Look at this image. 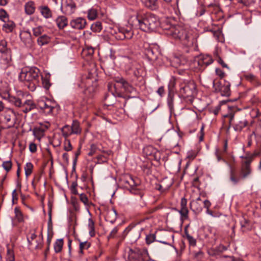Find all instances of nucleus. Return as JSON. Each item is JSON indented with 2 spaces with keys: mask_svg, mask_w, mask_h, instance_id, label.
Returning <instances> with one entry per match:
<instances>
[{
  "mask_svg": "<svg viewBox=\"0 0 261 261\" xmlns=\"http://www.w3.org/2000/svg\"><path fill=\"white\" fill-rule=\"evenodd\" d=\"M40 71L36 67L22 69L19 75V80L23 82L31 91H34L39 84Z\"/></svg>",
  "mask_w": 261,
  "mask_h": 261,
  "instance_id": "f257e3e1",
  "label": "nucleus"
},
{
  "mask_svg": "<svg viewBox=\"0 0 261 261\" xmlns=\"http://www.w3.org/2000/svg\"><path fill=\"white\" fill-rule=\"evenodd\" d=\"M258 154L257 152L251 153L246 152L245 155L241 156V158L243 159L241 163V175L242 179L246 178L251 173L250 164L254 158Z\"/></svg>",
  "mask_w": 261,
  "mask_h": 261,
  "instance_id": "f03ea898",
  "label": "nucleus"
},
{
  "mask_svg": "<svg viewBox=\"0 0 261 261\" xmlns=\"http://www.w3.org/2000/svg\"><path fill=\"white\" fill-rule=\"evenodd\" d=\"M142 47L144 55L149 61L154 62L156 60L160 53L158 44L145 42Z\"/></svg>",
  "mask_w": 261,
  "mask_h": 261,
  "instance_id": "7ed1b4c3",
  "label": "nucleus"
},
{
  "mask_svg": "<svg viewBox=\"0 0 261 261\" xmlns=\"http://www.w3.org/2000/svg\"><path fill=\"white\" fill-rule=\"evenodd\" d=\"M170 28L171 30L168 33V35L180 40L184 44H187L188 43L189 36L186 30L180 26H176V27Z\"/></svg>",
  "mask_w": 261,
  "mask_h": 261,
  "instance_id": "20e7f679",
  "label": "nucleus"
},
{
  "mask_svg": "<svg viewBox=\"0 0 261 261\" xmlns=\"http://www.w3.org/2000/svg\"><path fill=\"white\" fill-rule=\"evenodd\" d=\"M215 92L220 93L222 96H228L230 94V84L224 81L222 82L218 79L212 80Z\"/></svg>",
  "mask_w": 261,
  "mask_h": 261,
  "instance_id": "39448f33",
  "label": "nucleus"
},
{
  "mask_svg": "<svg viewBox=\"0 0 261 261\" xmlns=\"http://www.w3.org/2000/svg\"><path fill=\"white\" fill-rule=\"evenodd\" d=\"M180 93L184 97H194L197 94L196 87L193 81H189L181 85Z\"/></svg>",
  "mask_w": 261,
  "mask_h": 261,
  "instance_id": "423d86ee",
  "label": "nucleus"
},
{
  "mask_svg": "<svg viewBox=\"0 0 261 261\" xmlns=\"http://www.w3.org/2000/svg\"><path fill=\"white\" fill-rule=\"evenodd\" d=\"M37 106L47 115L52 114L55 110H58L59 108L55 101L47 98L39 100Z\"/></svg>",
  "mask_w": 261,
  "mask_h": 261,
  "instance_id": "0eeeda50",
  "label": "nucleus"
},
{
  "mask_svg": "<svg viewBox=\"0 0 261 261\" xmlns=\"http://www.w3.org/2000/svg\"><path fill=\"white\" fill-rule=\"evenodd\" d=\"M125 182L129 186V191L132 193L139 195L140 198H142L143 194L140 190V182L138 178H134L132 176L129 175L126 178Z\"/></svg>",
  "mask_w": 261,
  "mask_h": 261,
  "instance_id": "6e6552de",
  "label": "nucleus"
},
{
  "mask_svg": "<svg viewBox=\"0 0 261 261\" xmlns=\"http://www.w3.org/2000/svg\"><path fill=\"white\" fill-rule=\"evenodd\" d=\"M112 34L114 35L115 38L117 40L130 39L132 38L134 34L133 31L130 28H118L117 31L115 32L114 33L112 32Z\"/></svg>",
  "mask_w": 261,
  "mask_h": 261,
  "instance_id": "1a4fd4ad",
  "label": "nucleus"
},
{
  "mask_svg": "<svg viewBox=\"0 0 261 261\" xmlns=\"http://www.w3.org/2000/svg\"><path fill=\"white\" fill-rule=\"evenodd\" d=\"M3 116L5 118L6 122L9 123L11 126L14 124V120L15 118V113L13 109L10 108H6L3 112Z\"/></svg>",
  "mask_w": 261,
  "mask_h": 261,
  "instance_id": "9d476101",
  "label": "nucleus"
},
{
  "mask_svg": "<svg viewBox=\"0 0 261 261\" xmlns=\"http://www.w3.org/2000/svg\"><path fill=\"white\" fill-rule=\"evenodd\" d=\"M20 38L26 47L31 48L33 46L34 42L30 32L23 31L21 32L20 34Z\"/></svg>",
  "mask_w": 261,
  "mask_h": 261,
  "instance_id": "9b49d317",
  "label": "nucleus"
},
{
  "mask_svg": "<svg viewBox=\"0 0 261 261\" xmlns=\"http://www.w3.org/2000/svg\"><path fill=\"white\" fill-rule=\"evenodd\" d=\"M127 234L135 240H137L140 236L139 230L135 227L131 226H128L123 231L122 238L124 239Z\"/></svg>",
  "mask_w": 261,
  "mask_h": 261,
  "instance_id": "f8f14e48",
  "label": "nucleus"
},
{
  "mask_svg": "<svg viewBox=\"0 0 261 261\" xmlns=\"http://www.w3.org/2000/svg\"><path fill=\"white\" fill-rule=\"evenodd\" d=\"M115 82L121 84L124 91L129 93H133L136 92L135 88L130 85L124 79L117 77L115 79Z\"/></svg>",
  "mask_w": 261,
  "mask_h": 261,
  "instance_id": "ddd939ff",
  "label": "nucleus"
},
{
  "mask_svg": "<svg viewBox=\"0 0 261 261\" xmlns=\"http://www.w3.org/2000/svg\"><path fill=\"white\" fill-rule=\"evenodd\" d=\"M21 105L19 108L20 111L25 114L36 108V104L31 99L25 100L24 101L22 102Z\"/></svg>",
  "mask_w": 261,
  "mask_h": 261,
  "instance_id": "4468645a",
  "label": "nucleus"
},
{
  "mask_svg": "<svg viewBox=\"0 0 261 261\" xmlns=\"http://www.w3.org/2000/svg\"><path fill=\"white\" fill-rule=\"evenodd\" d=\"M145 18L146 20V22H148V26L151 31H154L159 25L158 18L153 14H147L145 16Z\"/></svg>",
  "mask_w": 261,
  "mask_h": 261,
  "instance_id": "2eb2a0df",
  "label": "nucleus"
},
{
  "mask_svg": "<svg viewBox=\"0 0 261 261\" xmlns=\"http://www.w3.org/2000/svg\"><path fill=\"white\" fill-rule=\"evenodd\" d=\"M61 9H65L66 14H71L74 11L75 5L72 0H62Z\"/></svg>",
  "mask_w": 261,
  "mask_h": 261,
  "instance_id": "dca6fc26",
  "label": "nucleus"
},
{
  "mask_svg": "<svg viewBox=\"0 0 261 261\" xmlns=\"http://www.w3.org/2000/svg\"><path fill=\"white\" fill-rule=\"evenodd\" d=\"M213 62V60L211 56L209 55L201 56L197 60L198 65L201 68L205 67L210 65Z\"/></svg>",
  "mask_w": 261,
  "mask_h": 261,
  "instance_id": "f3484780",
  "label": "nucleus"
},
{
  "mask_svg": "<svg viewBox=\"0 0 261 261\" xmlns=\"http://www.w3.org/2000/svg\"><path fill=\"white\" fill-rule=\"evenodd\" d=\"M190 208L195 213H199L202 210V200L200 197L193 200L190 202Z\"/></svg>",
  "mask_w": 261,
  "mask_h": 261,
  "instance_id": "a211bd4d",
  "label": "nucleus"
},
{
  "mask_svg": "<svg viewBox=\"0 0 261 261\" xmlns=\"http://www.w3.org/2000/svg\"><path fill=\"white\" fill-rule=\"evenodd\" d=\"M70 24L73 29L81 30L85 28L86 24V21L84 18H77L75 19L72 20L70 22Z\"/></svg>",
  "mask_w": 261,
  "mask_h": 261,
  "instance_id": "6ab92c4d",
  "label": "nucleus"
},
{
  "mask_svg": "<svg viewBox=\"0 0 261 261\" xmlns=\"http://www.w3.org/2000/svg\"><path fill=\"white\" fill-rule=\"evenodd\" d=\"M136 22L138 23V25L139 28L144 32H150L151 31L149 26H148V22H146V20L145 18V16H137L136 18Z\"/></svg>",
  "mask_w": 261,
  "mask_h": 261,
  "instance_id": "aec40b11",
  "label": "nucleus"
},
{
  "mask_svg": "<svg viewBox=\"0 0 261 261\" xmlns=\"http://www.w3.org/2000/svg\"><path fill=\"white\" fill-rule=\"evenodd\" d=\"M180 205V209L179 211V213L182 217L187 218L188 217L189 213V211L187 206V199L185 197H182L181 199Z\"/></svg>",
  "mask_w": 261,
  "mask_h": 261,
  "instance_id": "412c9836",
  "label": "nucleus"
},
{
  "mask_svg": "<svg viewBox=\"0 0 261 261\" xmlns=\"http://www.w3.org/2000/svg\"><path fill=\"white\" fill-rule=\"evenodd\" d=\"M228 112L223 114V117L229 119V124L230 125L234 118V113L236 112V108L234 107L227 106Z\"/></svg>",
  "mask_w": 261,
  "mask_h": 261,
  "instance_id": "4be33fe9",
  "label": "nucleus"
},
{
  "mask_svg": "<svg viewBox=\"0 0 261 261\" xmlns=\"http://www.w3.org/2000/svg\"><path fill=\"white\" fill-rule=\"evenodd\" d=\"M117 217V212L115 209L113 208L107 212L105 217V219L107 221L113 224L115 222Z\"/></svg>",
  "mask_w": 261,
  "mask_h": 261,
  "instance_id": "5701e85b",
  "label": "nucleus"
},
{
  "mask_svg": "<svg viewBox=\"0 0 261 261\" xmlns=\"http://www.w3.org/2000/svg\"><path fill=\"white\" fill-rule=\"evenodd\" d=\"M227 153L226 152H223V150L221 149L216 148L215 150V154L217 158V160L218 162H223L226 163L227 165L230 166L228 163L226 161L224 158V156L226 155Z\"/></svg>",
  "mask_w": 261,
  "mask_h": 261,
  "instance_id": "b1692460",
  "label": "nucleus"
},
{
  "mask_svg": "<svg viewBox=\"0 0 261 261\" xmlns=\"http://www.w3.org/2000/svg\"><path fill=\"white\" fill-rule=\"evenodd\" d=\"M40 13L45 19H49L52 17V12L47 6H41L38 8Z\"/></svg>",
  "mask_w": 261,
  "mask_h": 261,
  "instance_id": "393cba45",
  "label": "nucleus"
},
{
  "mask_svg": "<svg viewBox=\"0 0 261 261\" xmlns=\"http://www.w3.org/2000/svg\"><path fill=\"white\" fill-rule=\"evenodd\" d=\"M144 6L151 10H155L158 8V0H142Z\"/></svg>",
  "mask_w": 261,
  "mask_h": 261,
  "instance_id": "a878e982",
  "label": "nucleus"
},
{
  "mask_svg": "<svg viewBox=\"0 0 261 261\" xmlns=\"http://www.w3.org/2000/svg\"><path fill=\"white\" fill-rule=\"evenodd\" d=\"M4 23L2 27L3 30L6 33L12 32L15 27L14 22L9 19L4 21Z\"/></svg>",
  "mask_w": 261,
  "mask_h": 261,
  "instance_id": "bb28decb",
  "label": "nucleus"
},
{
  "mask_svg": "<svg viewBox=\"0 0 261 261\" xmlns=\"http://www.w3.org/2000/svg\"><path fill=\"white\" fill-rule=\"evenodd\" d=\"M56 24L59 29H63L68 24L67 18L64 16H60L56 19Z\"/></svg>",
  "mask_w": 261,
  "mask_h": 261,
  "instance_id": "cd10ccee",
  "label": "nucleus"
},
{
  "mask_svg": "<svg viewBox=\"0 0 261 261\" xmlns=\"http://www.w3.org/2000/svg\"><path fill=\"white\" fill-rule=\"evenodd\" d=\"M93 80L91 79L90 76L89 75L87 77L83 78L81 83L79 84V86L81 88L87 89L89 88Z\"/></svg>",
  "mask_w": 261,
  "mask_h": 261,
  "instance_id": "c85d7f7f",
  "label": "nucleus"
},
{
  "mask_svg": "<svg viewBox=\"0 0 261 261\" xmlns=\"http://www.w3.org/2000/svg\"><path fill=\"white\" fill-rule=\"evenodd\" d=\"M25 12L28 15L33 14L35 10V4L32 1L27 3L24 6Z\"/></svg>",
  "mask_w": 261,
  "mask_h": 261,
  "instance_id": "c756f323",
  "label": "nucleus"
},
{
  "mask_svg": "<svg viewBox=\"0 0 261 261\" xmlns=\"http://www.w3.org/2000/svg\"><path fill=\"white\" fill-rule=\"evenodd\" d=\"M8 101L11 105L18 109L20 108V106H21V103L22 102L21 99L19 97L12 95H11Z\"/></svg>",
  "mask_w": 261,
  "mask_h": 261,
  "instance_id": "7c9ffc66",
  "label": "nucleus"
},
{
  "mask_svg": "<svg viewBox=\"0 0 261 261\" xmlns=\"http://www.w3.org/2000/svg\"><path fill=\"white\" fill-rule=\"evenodd\" d=\"M50 38L48 36L43 35L38 38L37 42L39 45L42 46L48 44L50 42Z\"/></svg>",
  "mask_w": 261,
  "mask_h": 261,
  "instance_id": "2f4dec72",
  "label": "nucleus"
},
{
  "mask_svg": "<svg viewBox=\"0 0 261 261\" xmlns=\"http://www.w3.org/2000/svg\"><path fill=\"white\" fill-rule=\"evenodd\" d=\"M42 86L46 90H48L51 86L50 82V75L46 74L44 76L41 77Z\"/></svg>",
  "mask_w": 261,
  "mask_h": 261,
  "instance_id": "473e14b6",
  "label": "nucleus"
},
{
  "mask_svg": "<svg viewBox=\"0 0 261 261\" xmlns=\"http://www.w3.org/2000/svg\"><path fill=\"white\" fill-rule=\"evenodd\" d=\"M63 244V239H59L56 240L54 246V250L56 253H59L62 251Z\"/></svg>",
  "mask_w": 261,
  "mask_h": 261,
  "instance_id": "72a5a7b5",
  "label": "nucleus"
},
{
  "mask_svg": "<svg viewBox=\"0 0 261 261\" xmlns=\"http://www.w3.org/2000/svg\"><path fill=\"white\" fill-rule=\"evenodd\" d=\"M244 78L245 79V80H246L247 81L250 82L252 84H253L254 85H258V82L257 79L253 74L249 73H246V74H244Z\"/></svg>",
  "mask_w": 261,
  "mask_h": 261,
  "instance_id": "f704fd0d",
  "label": "nucleus"
},
{
  "mask_svg": "<svg viewBox=\"0 0 261 261\" xmlns=\"http://www.w3.org/2000/svg\"><path fill=\"white\" fill-rule=\"evenodd\" d=\"M62 135L65 138H67L72 134H73L72 132V128L68 125H66L63 126L62 128Z\"/></svg>",
  "mask_w": 261,
  "mask_h": 261,
  "instance_id": "c9c22d12",
  "label": "nucleus"
},
{
  "mask_svg": "<svg viewBox=\"0 0 261 261\" xmlns=\"http://www.w3.org/2000/svg\"><path fill=\"white\" fill-rule=\"evenodd\" d=\"M72 132L73 134H80L81 133V128L80 123L77 120H73L71 126Z\"/></svg>",
  "mask_w": 261,
  "mask_h": 261,
  "instance_id": "e433bc0d",
  "label": "nucleus"
},
{
  "mask_svg": "<svg viewBox=\"0 0 261 261\" xmlns=\"http://www.w3.org/2000/svg\"><path fill=\"white\" fill-rule=\"evenodd\" d=\"M247 124L248 122L246 119H242L235 124L234 129L236 131H241L243 128L247 126Z\"/></svg>",
  "mask_w": 261,
  "mask_h": 261,
  "instance_id": "4c0bfd02",
  "label": "nucleus"
},
{
  "mask_svg": "<svg viewBox=\"0 0 261 261\" xmlns=\"http://www.w3.org/2000/svg\"><path fill=\"white\" fill-rule=\"evenodd\" d=\"M94 52V48L92 47H87L83 49L82 51V56L83 57H87L88 58H91L93 55Z\"/></svg>",
  "mask_w": 261,
  "mask_h": 261,
  "instance_id": "58836bf2",
  "label": "nucleus"
},
{
  "mask_svg": "<svg viewBox=\"0 0 261 261\" xmlns=\"http://www.w3.org/2000/svg\"><path fill=\"white\" fill-rule=\"evenodd\" d=\"M36 237L37 235L36 234L35 229L32 230L29 232L27 235V240L30 246H31L33 244L32 241L35 240Z\"/></svg>",
  "mask_w": 261,
  "mask_h": 261,
  "instance_id": "ea45409f",
  "label": "nucleus"
},
{
  "mask_svg": "<svg viewBox=\"0 0 261 261\" xmlns=\"http://www.w3.org/2000/svg\"><path fill=\"white\" fill-rule=\"evenodd\" d=\"M185 236L187 240L188 241L189 245L190 246L194 247L196 245V240L193 237L190 236L186 229L185 230Z\"/></svg>",
  "mask_w": 261,
  "mask_h": 261,
  "instance_id": "a19ab883",
  "label": "nucleus"
},
{
  "mask_svg": "<svg viewBox=\"0 0 261 261\" xmlns=\"http://www.w3.org/2000/svg\"><path fill=\"white\" fill-rule=\"evenodd\" d=\"M88 226L89 230V232L90 236L91 237H94L95 235L94 222L91 219H89L88 220Z\"/></svg>",
  "mask_w": 261,
  "mask_h": 261,
  "instance_id": "79ce46f5",
  "label": "nucleus"
},
{
  "mask_svg": "<svg viewBox=\"0 0 261 261\" xmlns=\"http://www.w3.org/2000/svg\"><path fill=\"white\" fill-rule=\"evenodd\" d=\"M14 213L15 215V218L19 222H22L23 221V215L18 207H16L14 208Z\"/></svg>",
  "mask_w": 261,
  "mask_h": 261,
  "instance_id": "37998d69",
  "label": "nucleus"
},
{
  "mask_svg": "<svg viewBox=\"0 0 261 261\" xmlns=\"http://www.w3.org/2000/svg\"><path fill=\"white\" fill-rule=\"evenodd\" d=\"M102 24L100 21H96L91 26V30L95 32H99L102 30Z\"/></svg>",
  "mask_w": 261,
  "mask_h": 261,
  "instance_id": "c03bdc74",
  "label": "nucleus"
},
{
  "mask_svg": "<svg viewBox=\"0 0 261 261\" xmlns=\"http://www.w3.org/2000/svg\"><path fill=\"white\" fill-rule=\"evenodd\" d=\"M80 200L86 206H89L91 204V202L89 201L87 196L85 193H81L79 194Z\"/></svg>",
  "mask_w": 261,
  "mask_h": 261,
  "instance_id": "a18cd8bd",
  "label": "nucleus"
},
{
  "mask_svg": "<svg viewBox=\"0 0 261 261\" xmlns=\"http://www.w3.org/2000/svg\"><path fill=\"white\" fill-rule=\"evenodd\" d=\"M33 168V164L30 163H27L25 165V166L24 167V170H25V174L27 177L30 175L32 172Z\"/></svg>",
  "mask_w": 261,
  "mask_h": 261,
  "instance_id": "49530a36",
  "label": "nucleus"
},
{
  "mask_svg": "<svg viewBox=\"0 0 261 261\" xmlns=\"http://www.w3.org/2000/svg\"><path fill=\"white\" fill-rule=\"evenodd\" d=\"M15 256L13 250L8 248L7 249L6 261H14Z\"/></svg>",
  "mask_w": 261,
  "mask_h": 261,
  "instance_id": "de8ad7c7",
  "label": "nucleus"
},
{
  "mask_svg": "<svg viewBox=\"0 0 261 261\" xmlns=\"http://www.w3.org/2000/svg\"><path fill=\"white\" fill-rule=\"evenodd\" d=\"M0 95L3 99H5L8 101L11 96L8 90L4 91L2 89H0Z\"/></svg>",
  "mask_w": 261,
  "mask_h": 261,
  "instance_id": "09e8293b",
  "label": "nucleus"
},
{
  "mask_svg": "<svg viewBox=\"0 0 261 261\" xmlns=\"http://www.w3.org/2000/svg\"><path fill=\"white\" fill-rule=\"evenodd\" d=\"M91 246V243L87 241L83 242H80V252L83 253V250L84 249H88Z\"/></svg>",
  "mask_w": 261,
  "mask_h": 261,
  "instance_id": "8fccbe9b",
  "label": "nucleus"
},
{
  "mask_svg": "<svg viewBox=\"0 0 261 261\" xmlns=\"http://www.w3.org/2000/svg\"><path fill=\"white\" fill-rule=\"evenodd\" d=\"M97 16V11L94 9H91L89 10L88 17L90 20L95 19Z\"/></svg>",
  "mask_w": 261,
  "mask_h": 261,
  "instance_id": "3c124183",
  "label": "nucleus"
},
{
  "mask_svg": "<svg viewBox=\"0 0 261 261\" xmlns=\"http://www.w3.org/2000/svg\"><path fill=\"white\" fill-rule=\"evenodd\" d=\"M9 19V15L3 9H0V20L5 21Z\"/></svg>",
  "mask_w": 261,
  "mask_h": 261,
  "instance_id": "603ef678",
  "label": "nucleus"
},
{
  "mask_svg": "<svg viewBox=\"0 0 261 261\" xmlns=\"http://www.w3.org/2000/svg\"><path fill=\"white\" fill-rule=\"evenodd\" d=\"M64 149L67 151H70L72 149L70 141L67 138H65V140L64 141Z\"/></svg>",
  "mask_w": 261,
  "mask_h": 261,
  "instance_id": "864d4df0",
  "label": "nucleus"
},
{
  "mask_svg": "<svg viewBox=\"0 0 261 261\" xmlns=\"http://www.w3.org/2000/svg\"><path fill=\"white\" fill-rule=\"evenodd\" d=\"M162 28L165 30H167V32L166 34L168 35V33L170 31L171 27H176V26L171 25L170 23H168V21L163 22L161 23Z\"/></svg>",
  "mask_w": 261,
  "mask_h": 261,
  "instance_id": "5fc2aeb1",
  "label": "nucleus"
},
{
  "mask_svg": "<svg viewBox=\"0 0 261 261\" xmlns=\"http://www.w3.org/2000/svg\"><path fill=\"white\" fill-rule=\"evenodd\" d=\"M44 29L41 26L37 27L33 29V35L35 36H39L41 35Z\"/></svg>",
  "mask_w": 261,
  "mask_h": 261,
  "instance_id": "6e6d98bb",
  "label": "nucleus"
},
{
  "mask_svg": "<svg viewBox=\"0 0 261 261\" xmlns=\"http://www.w3.org/2000/svg\"><path fill=\"white\" fill-rule=\"evenodd\" d=\"M2 166L7 172H9L12 168V162L11 161H5L3 163Z\"/></svg>",
  "mask_w": 261,
  "mask_h": 261,
  "instance_id": "4d7b16f0",
  "label": "nucleus"
},
{
  "mask_svg": "<svg viewBox=\"0 0 261 261\" xmlns=\"http://www.w3.org/2000/svg\"><path fill=\"white\" fill-rule=\"evenodd\" d=\"M155 239V236L154 234H150L146 236V242L147 244H150L153 242Z\"/></svg>",
  "mask_w": 261,
  "mask_h": 261,
  "instance_id": "13d9d810",
  "label": "nucleus"
},
{
  "mask_svg": "<svg viewBox=\"0 0 261 261\" xmlns=\"http://www.w3.org/2000/svg\"><path fill=\"white\" fill-rule=\"evenodd\" d=\"M97 149V146L95 144H91L90 146L89 152L88 153V155L90 156L93 155L95 153Z\"/></svg>",
  "mask_w": 261,
  "mask_h": 261,
  "instance_id": "bf43d9fd",
  "label": "nucleus"
},
{
  "mask_svg": "<svg viewBox=\"0 0 261 261\" xmlns=\"http://www.w3.org/2000/svg\"><path fill=\"white\" fill-rule=\"evenodd\" d=\"M241 178H242L241 176L240 177H235L233 172L232 171H231L230 179L234 184H237L240 181Z\"/></svg>",
  "mask_w": 261,
  "mask_h": 261,
  "instance_id": "052dcab7",
  "label": "nucleus"
},
{
  "mask_svg": "<svg viewBox=\"0 0 261 261\" xmlns=\"http://www.w3.org/2000/svg\"><path fill=\"white\" fill-rule=\"evenodd\" d=\"M37 244L35 247L36 249H42L43 245V239L39 238L38 240L36 241Z\"/></svg>",
  "mask_w": 261,
  "mask_h": 261,
  "instance_id": "680f3d73",
  "label": "nucleus"
},
{
  "mask_svg": "<svg viewBox=\"0 0 261 261\" xmlns=\"http://www.w3.org/2000/svg\"><path fill=\"white\" fill-rule=\"evenodd\" d=\"M77 186V184L76 182H73L72 183V185H71V186L70 188V190H71V193L74 195L79 194L77 189H76Z\"/></svg>",
  "mask_w": 261,
  "mask_h": 261,
  "instance_id": "e2e57ef3",
  "label": "nucleus"
},
{
  "mask_svg": "<svg viewBox=\"0 0 261 261\" xmlns=\"http://www.w3.org/2000/svg\"><path fill=\"white\" fill-rule=\"evenodd\" d=\"M7 42L5 40L0 41V51L2 53L5 52L6 50Z\"/></svg>",
  "mask_w": 261,
  "mask_h": 261,
  "instance_id": "0e129e2a",
  "label": "nucleus"
},
{
  "mask_svg": "<svg viewBox=\"0 0 261 261\" xmlns=\"http://www.w3.org/2000/svg\"><path fill=\"white\" fill-rule=\"evenodd\" d=\"M118 228L117 227H115L114 228H113V229L111 231L110 234L108 237V239H109L110 238H114L118 232Z\"/></svg>",
  "mask_w": 261,
  "mask_h": 261,
  "instance_id": "69168bd1",
  "label": "nucleus"
},
{
  "mask_svg": "<svg viewBox=\"0 0 261 261\" xmlns=\"http://www.w3.org/2000/svg\"><path fill=\"white\" fill-rule=\"evenodd\" d=\"M236 1L238 3L245 6H249L251 3V0H236Z\"/></svg>",
  "mask_w": 261,
  "mask_h": 261,
  "instance_id": "338daca9",
  "label": "nucleus"
},
{
  "mask_svg": "<svg viewBox=\"0 0 261 261\" xmlns=\"http://www.w3.org/2000/svg\"><path fill=\"white\" fill-rule=\"evenodd\" d=\"M215 72L216 74L218 75L221 79H222L225 76V74L224 72L220 68H216Z\"/></svg>",
  "mask_w": 261,
  "mask_h": 261,
  "instance_id": "774afa93",
  "label": "nucleus"
}]
</instances>
